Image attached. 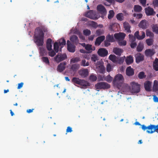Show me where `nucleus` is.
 Instances as JSON below:
<instances>
[{
	"label": "nucleus",
	"instance_id": "obj_1",
	"mask_svg": "<svg viewBox=\"0 0 158 158\" xmlns=\"http://www.w3.org/2000/svg\"><path fill=\"white\" fill-rule=\"evenodd\" d=\"M72 82L74 84L80 85L83 88H86L87 86H90V84L87 81L83 79H79L78 78L74 77L72 80Z\"/></svg>",
	"mask_w": 158,
	"mask_h": 158
},
{
	"label": "nucleus",
	"instance_id": "obj_2",
	"mask_svg": "<svg viewBox=\"0 0 158 158\" xmlns=\"http://www.w3.org/2000/svg\"><path fill=\"white\" fill-rule=\"evenodd\" d=\"M44 36L35 32L34 36V42L38 46H42L44 43Z\"/></svg>",
	"mask_w": 158,
	"mask_h": 158
},
{
	"label": "nucleus",
	"instance_id": "obj_3",
	"mask_svg": "<svg viewBox=\"0 0 158 158\" xmlns=\"http://www.w3.org/2000/svg\"><path fill=\"white\" fill-rule=\"evenodd\" d=\"M94 87L97 89H109L110 87V85L106 82H101L96 84Z\"/></svg>",
	"mask_w": 158,
	"mask_h": 158
},
{
	"label": "nucleus",
	"instance_id": "obj_4",
	"mask_svg": "<svg viewBox=\"0 0 158 158\" xmlns=\"http://www.w3.org/2000/svg\"><path fill=\"white\" fill-rule=\"evenodd\" d=\"M131 92L133 93L137 94L139 93L140 90V85L138 83L132 81L131 83Z\"/></svg>",
	"mask_w": 158,
	"mask_h": 158
},
{
	"label": "nucleus",
	"instance_id": "obj_5",
	"mask_svg": "<svg viewBox=\"0 0 158 158\" xmlns=\"http://www.w3.org/2000/svg\"><path fill=\"white\" fill-rule=\"evenodd\" d=\"M156 132L158 133V124L155 125L151 124L148 126L147 132L149 134H152Z\"/></svg>",
	"mask_w": 158,
	"mask_h": 158
},
{
	"label": "nucleus",
	"instance_id": "obj_6",
	"mask_svg": "<svg viewBox=\"0 0 158 158\" xmlns=\"http://www.w3.org/2000/svg\"><path fill=\"white\" fill-rule=\"evenodd\" d=\"M67 58V56L65 54H62L58 53L55 57V61L57 63L63 61Z\"/></svg>",
	"mask_w": 158,
	"mask_h": 158
},
{
	"label": "nucleus",
	"instance_id": "obj_7",
	"mask_svg": "<svg viewBox=\"0 0 158 158\" xmlns=\"http://www.w3.org/2000/svg\"><path fill=\"white\" fill-rule=\"evenodd\" d=\"M124 79L122 75L118 74L116 75L113 80V82L115 84H119V83H122Z\"/></svg>",
	"mask_w": 158,
	"mask_h": 158
},
{
	"label": "nucleus",
	"instance_id": "obj_8",
	"mask_svg": "<svg viewBox=\"0 0 158 158\" xmlns=\"http://www.w3.org/2000/svg\"><path fill=\"white\" fill-rule=\"evenodd\" d=\"M67 50L69 52L72 53L75 52L76 46L74 45L71 44L69 40L67 41Z\"/></svg>",
	"mask_w": 158,
	"mask_h": 158
},
{
	"label": "nucleus",
	"instance_id": "obj_9",
	"mask_svg": "<svg viewBox=\"0 0 158 158\" xmlns=\"http://www.w3.org/2000/svg\"><path fill=\"white\" fill-rule=\"evenodd\" d=\"M114 36L116 40L120 41L124 39L126 36V34L120 32L118 33L115 34Z\"/></svg>",
	"mask_w": 158,
	"mask_h": 158
},
{
	"label": "nucleus",
	"instance_id": "obj_10",
	"mask_svg": "<svg viewBox=\"0 0 158 158\" xmlns=\"http://www.w3.org/2000/svg\"><path fill=\"white\" fill-rule=\"evenodd\" d=\"M145 11L146 15L148 16L153 15L156 14L153 9L150 6H148L145 8Z\"/></svg>",
	"mask_w": 158,
	"mask_h": 158
},
{
	"label": "nucleus",
	"instance_id": "obj_11",
	"mask_svg": "<svg viewBox=\"0 0 158 158\" xmlns=\"http://www.w3.org/2000/svg\"><path fill=\"white\" fill-rule=\"evenodd\" d=\"M35 32H36L38 31L37 33L41 35H43V36H44V33L48 31L47 28L44 27H40L39 28H36L35 30Z\"/></svg>",
	"mask_w": 158,
	"mask_h": 158
},
{
	"label": "nucleus",
	"instance_id": "obj_12",
	"mask_svg": "<svg viewBox=\"0 0 158 158\" xmlns=\"http://www.w3.org/2000/svg\"><path fill=\"white\" fill-rule=\"evenodd\" d=\"M66 64V63L65 61L61 63L58 65L56 69L57 71L60 73L63 72L65 69Z\"/></svg>",
	"mask_w": 158,
	"mask_h": 158
},
{
	"label": "nucleus",
	"instance_id": "obj_13",
	"mask_svg": "<svg viewBox=\"0 0 158 158\" xmlns=\"http://www.w3.org/2000/svg\"><path fill=\"white\" fill-rule=\"evenodd\" d=\"M98 53L100 56L104 57L107 55L108 52L107 50L104 48H100L98 49Z\"/></svg>",
	"mask_w": 158,
	"mask_h": 158
},
{
	"label": "nucleus",
	"instance_id": "obj_14",
	"mask_svg": "<svg viewBox=\"0 0 158 158\" xmlns=\"http://www.w3.org/2000/svg\"><path fill=\"white\" fill-rule=\"evenodd\" d=\"M79 73L82 78H85L88 75L89 71L87 69H81L79 72Z\"/></svg>",
	"mask_w": 158,
	"mask_h": 158
},
{
	"label": "nucleus",
	"instance_id": "obj_15",
	"mask_svg": "<svg viewBox=\"0 0 158 158\" xmlns=\"http://www.w3.org/2000/svg\"><path fill=\"white\" fill-rule=\"evenodd\" d=\"M144 53L146 56L152 57L156 53V52L154 49H148L145 50Z\"/></svg>",
	"mask_w": 158,
	"mask_h": 158
},
{
	"label": "nucleus",
	"instance_id": "obj_16",
	"mask_svg": "<svg viewBox=\"0 0 158 158\" xmlns=\"http://www.w3.org/2000/svg\"><path fill=\"white\" fill-rule=\"evenodd\" d=\"M97 10L102 15H105L106 13V10L105 7L102 5H99L97 6Z\"/></svg>",
	"mask_w": 158,
	"mask_h": 158
},
{
	"label": "nucleus",
	"instance_id": "obj_17",
	"mask_svg": "<svg viewBox=\"0 0 158 158\" xmlns=\"http://www.w3.org/2000/svg\"><path fill=\"white\" fill-rule=\"evenodd\" d=\"M148 25V22L145 20H142L139 24V26L140 28L143 29H145Z\"/></svg>",
	"mask_w": 158,
	"mask_h": 158
},
{
	"label": "nucleus",
	"instance_id": "obj_18",
	"mask_svg": "<svg viewBox=\"0 0 158 158\" xmlns=\"http://www.w3.org/2000/svg\"><path fill=\"white\" fill-rule=\"evenodd\" d=\"M134 36L135 38H137L138 40H141L143 39L145 37V34L144 32H142V35L141 36H140L139 35V31H136L134 34Z\"/></svg>",
	"mask_w": 158,
	"mask_h": 158
},
{
	"label": "nucleus",
	"instance_id": "obj_19",
	"mask_svg": "<svg viewBox=\"0 0 158 158\" xmlns=\"http://www.w3.org/2000/svg\"><path fill=\"white\" fill-rule=\"evenodd\" d=\"M126 75L128 76H132L134 74V70L131 66L127 67L126 69Z\"/></svg>",
	"mask_w": 158,
	"mask_h": 158
},
{
	"label": "nucleus",
	"instance_id": "obj_20",
	"mask_svg": "<svg viewBox=\"0 0 158 158\" xmlns=\"http://www.w3.org/2000/svg\"><path fill=\"white\" fill-rule=\"evenodd\" d=\"M105 39V36L104 35H102L97 38L95 44L96 45H99L102 41Z\"/></svg>",
	"mask_w": 158,
	"mask_h": 158
},
{
	"label": "nucleus",
	"instance_id": "obj_21",
	"mask_svg": "<svg viewBox=\"0 0 158 158\" xmlns=\"http://www.w3.org/2000/svg\"><path fill=\"white\" fill-rule=\"evenodd\" d=\"M152 82L149 81H146L144 83L145 90L147 91H149L151 90V87Z\"/></svg>",
	"mask_w": 158,
	"mask_h": 158
},
{
	"label": "nucleus",
	"instance_id": "obj_22",
	"mask_svg": "<svg viewBox=\"0 0 158 158\" xmlns=\"http://www.w3.org/2000/svg\"><path fill=\"white\" fill-rule=\"evenodd\" d=\"M94 14L93 10H89L85 13V16L90 19H94L95 17Z\"/></svg>",
	"mask_w": 158,
	"mask_h": 158
},
{
	"label": "nucleus",
	"instance_id": "obj_23",
	"mask_svg": "<svg viewBox=\"0 0 158 158\" xmlns=\"http://www.w3.org/2000/svg\"><path fill=\"white\" fill-rule=\"evenodd\" d=\"M123 25L124 28L127 32L128 33L131 32L130 30L131 27L128 23L125 22L123 23Z\"/></svg>",
	"mask_w": 158,
	"mask_h": 158
},
{
	"label": "nucleus",
	"instance_id": "obj_24",
	"mask_svg": "<svg viewBox=\"0 0 158 158\" xmlns=\"http://www.w3.org/2000/svg\"><path fill=\"white\" fill-rule=\"evenodd\" d=\"M52 40L50 38L48 39L47 40L46 48L48 51H51L52 49Z\"/></svg>",
	"mask_w": 158,
	"mask_h": 158
},
{
	"label": "nucleus",
	"instance_id": "obj_25",
	"mask_svg": "<svg viewBox=\"0 0 158 158\" xmlns=\"http://www.w3.org/2000/svg\"><path fill=\"white\" fill-rule=\"evenodd\" d=\"M113 51L116 55L120 56L123 52V51L120 48H114Z\"/></svg>",
	"mask_w": 158,
	"mask_h": 158
},
{
	"label": "nucleus",
	"instance_id": "obj_26",
	"mask_svg": "<svg viewBox=\"0 0 158 158\" xmlns=\"http://www.w3.org/2000/svg\"><path fill=\"white\" fill-rule=\"evenodd\" d=\"M70 40L73 43L77 44L78 43V39L77 36L74 35L72 36L70 38Z\"/></svg>",
	"mask_w": 158,
	"mask_h": 158
},
{
	"label": "nucleus",
	"instance_id": "obj_27",
	"mask_svg": "<svg viewBox=\"0 0 158 158\" xmlns=\"http://www.w3.org/2000/svg\"><path fill=\"white\" fill-rule=\"evenodd\" d=\"M127 64L129 65L132 63L133 62V59L132 56H127L125 60Z\"/></svg>",
	"mask_w": 158,
	"mask_h": 158
},
{
	"label": "nucleus",
	"instance_id": "obj_28",
	"mask_svg": "<svg viewBox=\"0 0 158 158\" xmlns=\"http://www.w3.org/2000/svg\"><path fill=\"white\" fill-rule=\"evenodd\" d=\"M153 67L155 71H158V58H156L155 59L153 63Z\"/></svg>",
	"mask_w": 158,
	"mask_h": 158
},
{
	"label": "nucleus",
	"instance_id": "obj_29",
	"mask_svg": "<svg viewBox=\"0 0 158 158\" xmlns=\"http://www.w3.org/2000/svg\"><path fill=\"white\" fill-rule=\"evenodd\" d=\"M142 8L141 6L139 5H135L134 7L135 12H140L142 10Z\"/></svg>",
	"mask_w": 158,
	"mask_h": 158
},
{
	"label": "nucleus",
	"instance_id": "obj_30",
	"mask_svg": "<svg viewBox=\"0 0 158 158\" xmlns=\"http://www.w3.org/2000/svg\"><path fill=\"white\" fill-rule=\"evenodd\" d=\"M58 43L59 45L60 46L61 48H63L66 44V41L65 40L64 38H62L60 39Z\"/></svg>",
	"mask_w": 158,
	"mask_h": 158
},
{
	"label": "nucleus",
	"instance_id": "obj_31",
	"mask_svg": "<svg viewBox=\"0 0 158 158\" xmlns=\"http://www.w3.org/2000/svg\"><path fill=\"white\" fill-rule=\"evenodd\" d=\"M144 48L143 44L142 43L140 42L137 46V51L139 52H141Z\"/></svg>",
	"mask_w": 158,
	"mask_h": 158
},
{
	"label": "nucleus",
	"instance_id": "obj_32",
	"mask_svg": "<svg viewBox=\"0 0 158 158\" xmlns=\"http://www.w3.org/2000/svg\"><path fill=\"white\" fill-rule=\"evenodd\" d=\"M85 49L89 52H91L92 50H94L95 49V47H94L93 48H92V45L89 44H87L86 47H85Z\"/></svg>",
	"mask_w": 158,
	"mask_h": 158
},
{
	"label": "nucleus",
	"instance_id": "obj_33",
	"mask_svg": "<svg viewBox=\"0 0 158 158\" xmlns=\"http://www.w3.org/2000/svg\"><path fill=\"white\" fill-rule=\"evenodd\" d=\"M106 40L109 42H112L114 41L113 35H110L109 34L106 37Z\"/></svg>",
	"mask_w": 158,
	"mask_h": 158
},
{
	"label": "nucleus",
	"instance_id": "obj_34",
	"mask_svg": "<svg viewBox=\"0 0 158 158\" xmlns=\"http://www.w3.org/2000/svg\"><path fill=\"white\" fill-rule=\"evenodd\" d=\"M144 60V56L143 55H140L136 56V62L137 63H139L141 61Z\"/></svg>",
	"mask_w": 158,
	"mask_h": 158
},
{
	"label": "nucleus",
	"instance_id": "obj_35",
	"mask_svg": "<svg viewBox=\"0 0 158 158\" xmlns=\"http://www.w3.org/2000/svg\"><path fill=\"white\" fill-rule=\"evenodd\" d=\"M109 58L110 60L112 61L113 63H116L117 57L115 55L111 54L109 56Z\"/></svg>",
	"mask_w": 158,
	"mask_h": 158
},
{
	"label": "nucleus",
	"instance_id": "obj_36",
	"mask_svg": "<svg viewBox=\"0 0 158 158\" xmlns=\"http://www.w3.org/2000/svg\"><path fill=\"white\" fill-rule=\"evenodd\" d=\"M40 53L41 56H43L46 55L47 52L45 49L43 48L40 47Z\"/></svg>",
	"mask_w": 158,
	"mask_h": 158
},
{
	"label": "nucleus",
	"instance_id": "obj_37",
	"mask_svg": "<svg viewBox=\"0 0 158 158\" xmlns=\"http://www.w3.org/2000/svg\"><path fill=\"white\" fill-rule=\"evenodd\" d=\"M152 28L154 32L158 34V25L157 24L153 25Z\"/></svg>",
	"mask_w": 158,
	"mask_h": 158
},
{
	"label": "nucleus",
	"instance_id": "obj_38",
	"mask_svg": "<svg viewBox=\"0 0 158 158\" xmlns=\"http://www.w3.org/2000/svg\"><path fill=\"white\" fill-rule=\"evenodd\" d=\"M60 45L59 44L58 42H56L54 44V49L55 51L57 53L59 51V48Z\"/></svg>",
	"mask_w": 158,
	"mask_h": 158
},
{
	"label": "nucleus",
	"instance_id": "obj_39",
	"mask_svg": "<svg viewBox=\"0 0 158 158\" xmlns=\"http://www.w3.org/2000/svg\"><path fill=\"white\" fill-rule=\"evenodd\" d=\"M154 40L153 39H148L146 40V42L148 46H151L153 44Z\"/></svg>",
	"mask_w": 158,
	"mask_h": 158
},
{
	"label": "nucleus",
	"instance_id": "obj_40",
	"mask_svg": "<svg viewBox=\"0 0 158 158\" xmlns=\"http://www.w3.org/2000/svg\"><path fill=\"white\" fill-rule=\"evenodd\" d=\"M146 35L147 36H149L151 37H153L154 34L148 29H147L146 30Z\"/></svg>",
	"mask_w": 158,
	"mask_h": 158
},
{
	"label": "nucleus",
	"instance_id": "obj_41",
	"mask_svg": "<svg viewBox=\"0 0 158 158\" xmlns=\"http://www.w3.org/2000/svg\"><path fill=\"white\" fill-rule=\"evenodd\" d=\"M43 61L46 64L49 65L50 62L48 57H43L42 58Z\"/></svg>",
	"mask_w": 158,
	"mask_h": 158
},
{
	"label": "nucleus",
	"instance_id": "obj_42",
	"mask_svg": "<svg viewBox=\"0 0 158 158\" xmlns=\"http://www.w3.org/2000/svg\"><path fill=\"white\" fill-rule=\"evenodd\" d=\"M114 12L113 10H110L109 11V14L108 15V18L109 19H111L114 16Z\"/></svg>",
	"mask_w": 158,
	"mask_h": 158
},
{
	"label": "nucleus",
	"instance_id": "obj_43",
	"mask_svg": "<svg viewBox=\"0 0 158 158\" xmlns=\"http://www.w3.org/2000/svg\"><path fill=\"white\" fill-rule=\"evenodd\" d=\"M97 78L95 75H91L89 77V80L92 81H94L97 80Z\"/></svg>",
	"mask_w": 158,
	"mask_h": 158
},
{
	"label": "nucleus",
	"instance_id": "obj_44",
	"mask_svg": "<svg viewBox=\"0 0 158 158\" xmlns=\"http://www.w3.org/2000/svg\"><path fill=\"white\" fill-rule=\"evenodd\" d=\"M83 34L85 36H88L90 35L91 31L88 29L84 30L83 31Z\"/></svg>",
	"mask_w": 158,
	"mask_h": 158
},
{
	"label": "nucleus",
	"instance_id": "obj_45",
	"mask_svg": "<svg viewBox=\"0 0 158 158\" xmlns=\"http://www.w3.org/2000/svg\"><path fill=\"white\" fill-rule=\"evenodd\" d=\"M113 79V77H111L109 75L105 77V81L108 82H111Z\"/></svg>",
	"mask_w": 158,
	"mask_h": 158
},
{
	"label": "nucleus",
	"instance_id": "obj_46",
	"mask_svg": "<svg viewBox=\"0 0 158 158\" xmlns=\"http://www.w3.org/2000/svg\"><path fill=\"white\" fill-rule=\"evenodd\" d=\"M116 18L118 20L121 21L123 20V16L122 13H119L116 15Z\"/></svg>",
	"mask_w": 158,
	"mask_h": 158
},
{
	"label": "nucleus",
	"instance_id": "obj_47",
	"mask_svg": "<svg viewBox=\"0 0 158 158\" xmlns=\"http://www.w3.org/2000/svg\"><path fill=\"white\" fill-rule=\"evenodd\" d=\"M81 66H85L89 65V64L88 62L86 63V60H83L81 62Z\"/></svg>",
	"mask_w": 158,
	"mask_h": 158
},
{
	"label": "nucleus",
	"instance_id": "obj_48",
	"mask_svg": "<svg viewBox=\"0 0 158 158\" xmlns=\"http://www.w3.org/2000/svg\"><path fill=\"white\" fill-rule=\"evenodd\" d=\"M128 37L129 39V40L131 42H134L135 41L136 39L135 37L133 35L131 34H129L128 35Z\"/></svg>",
	"mask_w": 158,
	"mask_h": 158
},
{
	"label": "nucleus",
	"instance_id": "obj_49",
	"mask_svg": "<svg viewBox=\"0 0 158 158\" xmlns=\"http://www.w3.org/2000/svg\"><path fill=\"white\" fill-rule=\"evenodd\" d=\"M133 16L134 17H136V18L137 19H140L142 18L143 15L141 13H139V14L134 13L133 15Z\"/></svg>",
	"mask_w": 158,
	"mask_h": 158
},
{
	"label": "nucleus",
	"instance_id": "obj_50",
	"mask_svg": "<svg viewBox=\"0 0 158 158\" xmlns=\"http://www.w3.org/2000/svg\"><path fill=\"white\" fill-rule=\"evenodd\" d=\"M146 77L144 75V73L143 72H141L139 73L138 74V77L139 79H142L145 77Z\"/></svg>",
	"mask_w": 158,
	"mask_h": 158
},
{
	"label": "nucleus",
	"instance_id": "obj_51",
	"mask_svg": "<svg viewBox=\"0 0 158 158\" xmlns=\"http://www.w3.org/2000/svg\"><path fill=\"white\" fill-rule=\"evenodd\" d=\"M113 69L111 66V65L108 63L106 66V71L107 72H109L112 70Z\"/></svg>",
	"mask_w": 158,
	"mask_h": 158
},
{
	"label": "nucleus",
	"instance_id": "obj_52",
	"mask_svg": "<svg viewBox=\"0 0 158 158\" xmlns=\"http://www.w3.org/2000/svg\"><path fill=\"white\" fill-rule=\"evenodd\" d=\"M105 77L103 75H99L98 76V81H105Z\"/></svg>",
	"mask_w": 158,
	"mask_h": 158
},
{
	"label": "nucleus",
	"instance_id": "obj_53",
	"mask_svg": "<svg viewBox=\"0 0 158 158\" xmlns=\"http://www.w3.org/2000/svg\"><path fill=\"white\" fill-rule=\"evenodd\" d=\"M91 58V60L94 62H96L98 60L97 56L94 54L92 55Z\"/></svg>",
	"mask_w": 158,
	"mask_h": 158
},
{
	"label": "nucleus",
	"instance_id": "obj_54",
	"mask_svg": "<svg viewBox=\"0 0 158 158\" xmlns=\"http://www.w3.org/2000/svg\"><path fill=\"white\" fill-rule=\"evenodd\" d=\"M118 44L120 46H125L127 44V42L126 41L123 40L121 42L119 41Z\"/></svg>",
	"mask_w": 158,
	"mask_h": 158
},
{
	"label": "nucleus",
	"instance_id": "obj_55",
	"mask_svg": "<svg viewBox=\"0 0 158 158\" xmlns=\"http://www.w3.org/2000/svg\"><path fill=\"white\" fill-rule=\"evenodd\" d=\"M103 32L101 29H98L96 31V34L98 36L100 35L103 34Z\"/></svg>",
	"mask_w": 158,
	"mask_h": 158
},
{
	"label": "nucleus",
	"instance_id": "obj_56",
	"mask_svg": "<svg viewBox=\"0 0 158 158\" xmlns=\"http://www.w3.org/2000/svg\"><path fill=\"white\" fill-rule=\"evenodd\" d=\"M131 43L130 44L131 47L132 48H135V47L137 46V44L136 43L134 42H131Z\"/></svg>",
	"mask_w": 158,
	"mask_h": 158
},
{
	"label": "nucleus",
	"instance_id": "obj_57",
	"mask_svg": "<svg viewBox=\"0 0 158 158\" xmlns=\"http://www.w3.org/2000/svg\"><path fill=\"white\" fill-rule=\"evenodd\" d=\"M53 50L49 52L48 54L51 57H53L56 55V53Z\"/></svg>",
	"mask_w": 158,
	"mask_h": 158
},
{
	"label": "nucleus",
	"instance_id": "obj_58",
	"mask_svg": "<svg viewBox=\"0 0 158 158\" xmlns=\"http://www.w3.org/2000/svg\"><path fill=\"white\" fill-rule=\"evenodd\" d=\"M105 71V68L103 66H101L100 69V73H104Z\"/></svg>",
	"mask_w": 158,
	"mask_h": 158
},
{
	"label": "nucleus",
	"instance_id": "obj_59",
	"mask_svg": "<svg viewBox=\"0 0 158 158\" xmlns=\"http://www.w3.org/2000/svg\"><path fill=\"white\" fill-rule=\"evenodd\" d=\"M123 61V60L122 58H120L118 59L117 58L116 63H118L119 64H122Z\"/></svg>",
	"mask_w": 158,
	"mask_h": 158
},
{
	"label": "nucleus",
	"instance_id": "obj_60",
	"mask_svg": "<svg viewBox=\"0 0 158 158\" xmlns=\"http://www.w3.org/2000/svg\"><path fill=\"white\" fill-rule=\"evenodd\" d=\"M140 2L143 6H145L146 0H140Z\"/></svg>",
	"mask_w": 158,
	"mask_h": 158
},
{
	"label": "nucleus",
	"instance_id": "obj_61",
	"mask_svg": "<svg viewBox=\"0 0 158 158\" xmlns=\"http://www.w3.org/2000/svg\"><path fill=\"white\" fill-rule=\"evenodd\" d=\"M110 42H109V41H108L107 40H105L104 41V45L105 46V47H108L110 45Z\"/></svg>",
	"mask_w": 158,
	"mask_h": 158
},
{
	"label": "nucleus",
	"instance_id": "obj_62",
	"mask_svg": "<svg viewBox=\"0 0 158 158\" xmlns=\"http://www.w3.org/2000/svg\"><path fill=\"white\" fill-rule=\"evenodd\" d=\"M72 131H73V130H72V127H69V126L68 127H67V129L66 130V132L67 133L71 132Z\"/></svg>",
	"mask_w": 158,
	"mask_h": 158
},
{
	"label": "nucleus",
	"instance_id": "obj_63",
	"mask_svg": "<svg viewBox=\"0 0 158 158\" xmlns=\"http://www.w3.org/2000/svg\"><path fill=\"white\" fill-rule=\"evenodd\" d=\"M84 58L88 60H89L90 58L89 55L88 54H85L83 55Z\"/></svg>",
	"mask_w": 158,
	"mask_h": 158
},
{
	"label": "nucleus",
	"instance_id": "obj_64",
	"mask_svg": "<svg viewBox=\"0 0 158 158\" xmlns=\"http://www.w3.org/2000/svg\"><path fill=\"white\" fill-rule=\"evenodd\" d=\"M153 4L155 6H158V0H154L153 1Z\"/></svg>",
	"mask_w": 158,
	"mask_h": 158
}]
</instances>
